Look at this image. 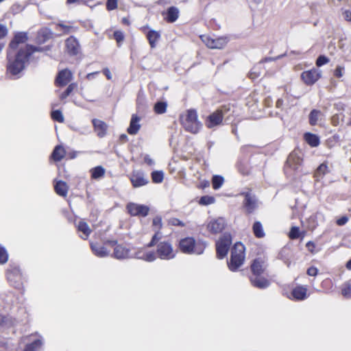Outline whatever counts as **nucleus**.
<instances>
[{
    "mask_svg": "<svg viewBox=\"0 0 351 351\" xmlns=\"http://www.w3.org/2000/svg\"><path fill=\"white\" fill-rule=\"evenodd\" d=\"M29 59L24 47H21L16 52L8 51L7 72L15 78H19V74L25 69Z\"/></svg>",
    "mask_w": 351,
    "mask_h": 351,
    "instance_id": "obj_1",
    "label": "nucleus"
},
{
    "mask_svg": "<svg viewBox=\"0 0 351 351\" xmlns=\"http://www.w3.org/2000/svg\"><path fill=\"white\" fill-rule=\"evenodd\" d=\"M162 233L156 231L151 241L147 244V247L156 246V254L158 258L165 261L173 259L176 256L177 251L174 250L170 240H164Z\"/></svg>",
    "mask_w": 351,
    "mask_h": 351,
    "instance_id": "obj_2",
    "label": "nucleus"
},
{
    "mask_svg": "<svg viewBox=\"0 0 351 351\" xmlns=\"http://www.w3.org/2000/svg\"><path fill=\"white\" fill-rule=\"evenodd\" d=\"M180 123L186 132L197 134L202 128V123L198 121L197 111L190 109L186 111L185 116H180Z\"/></svg>",
    "mask_w": 351,
    "mask_h": 351,
    "instance_id": "obj_3",
    "label": "nucleus"
},
{
    "mask_svg": "<svg viewBox=\"0 0 351 351\" xmlns=\"http://www.w3.org/2000/svg\"><path fill=\"white\" fill-rule=\"evenodd\" d=\"M205 248V244L196 243L195 239L191 237L181 239L179 241V249L186 254L200 255L204 253Z\"/></svg>",
    "mask_w": 351,
    "mask_h": 351,
    "instance_id": "obj_4",
    "label": "nucleus"
},
{
    "mask_svg": "<svg viewBox=\"0 0 351 351\" xmlns=\"http://www.w3.org/2000/svg\"><path fill=\"white\" fill-rule=\"evenodd\" d=\"M6 277L11 286L19 290L23 289V274L19 265L10 264L6 270Z\"/></svg>",
    "mask_w": 351,
    "mask_h": 351,
    "instance_id": "obj_5",
    "label": "nucleus"
},
{
    "mask_svg": "<svg viewBox=\"0 0 351 351\" xmlns=\"http://www.w3.org/2000/svg\"><path fill=\"white\" fill-rule=\"evenodd\" d=\"M232 244V236L230 233L225 232L218 241H216V255L219 259L224 258L230 250Z\"/></svg>",
    "mask_w": 351,
    "mask_h": 351,
    "instance_id": "obj_6",
    "label": "nucleus"
},
{
    "mask_svg": "<svg viewBox=\"0 0 351 351\" xmlns=\"http://www.w3.org/2000/svg\"><path fill=\"white\" fill-rule=\"evenodd\" d=\"M303 154L299 149L293 150L288 156L287 166L292 169L295 173H302Z\"/></svg>",
    "mask_w": 351,
    "mask_h": 351,
    "instance_id": "obj_7",
    "label": "nucleus"
},
{
    "mask_svg": "<svg viewBox=\"0 0 351 351\" xmlns=\"http://www.w3.org/2000/svg\"><path fill=\"white\" fill-rule=\"evenodd\" d=\"M226 110V106H222L221 108L210 114L205 121L206 126L209 129H213L220 125L222 123Z\"/></svg>",
    "mask_w": 351,
    "mask_h": 351,
    "instance_id": "obj_8",
    "label": "nucleus"
},
{
    "mask_svg": "<svg viewBox=\"0 0 351 351\" xmlns=\"http://www.w3.org/2000/svg\"><path fill=\"white\" fill-rule=\"evenodd\" d=\"M244 196L243 202V207L245 208L247 214H251L258 208V199L251 191L243 192L241 194Z\"/></svg>",
    "mask_w": 351,
    "mask_h": 351,
    "instance_id": "obj_9",
    "label": "nucleus"
},
{
    "mask_svg": "<svg viewBox=\"0 0 351 351\" xmlns=\"http://www.w3.org/2000/svg\"><path fill=\"white\" fill-rule=\"evenodd\" d=\"M128 213L131 216L146 217L149 214V208L144 204L130 202L126 206Z\"/></svg>",
    "mask_w": 351,
    "mask_h": 351,
    "instance_id": "obj_10",
    "label": "nucleus"
},
{
    "mask_svg": "<svg viewBox=\"0 0 351 351\" xmlns=\"http://www.w3.org/2000/svg\"><path fill=\"white\" fill-rule=\"evenodd\" d=\"M65 51L69 56H75L80 53L81 47L78 40L71 36L65 40Z\"/></svg>",
    "mask_w": 351,
    "mask_h": 351,
    "instance_id": "obj_11",
    "label": "nucleus"
},
{
    "mask_svg": "<svg viewBox=\"0 0 351 351\" xmlns=\"http://www.w3.org/2000/svg\"><path fill=\"white\" fill-rule=\"evenodd\" d=\"M321 77L322 71L315 68L308 71H303L301 74L302 81L307 86L314 84Z\"/></svg>",
    "mask_w": 351,
    "mask_h": 351,
    "instance_id": "obj_12",
    "label": "nucleus"
},
{
    "mask_svg": "<svg viewBox=\"0 0 351 351\" xmlns=\"http://www.w3.org/2000/svg\"><path fill=\"white\" fill-rule=\"evenodd\" d=\"M130 180L134 188H139L147 185L149 181L143 171H133Z\"/></svg>",
    "mask_w": 351,
    "mask_h": 351,
    "instance_id": "obj_13",
    "label": "nucleus"
},
{
    "mask_svg": "<svg viewBox=\"0 0 351 351\" xmlns=\"http://www.w3.org/2000/svg\"><path fill=\"white\" fill-rule=\"evenodd\" d=\"M226 219L223 217H218L217 219H212L207 224L208 230L214 234L221 232L226 228Z\"/></svg>",
    "mask_w": 351,
    "mask_h": 351,
    "instance_id": "obj_14",
    "label": "nucleus"
},
{
    "mask_svg": "<svg viewBox=\"0 0 351 351\" xmlns=\"http://www.w3.org/2000/svg\"><path fill=\"white\" fill-rule=\"evenodd\" d=\"M267 267L265 259L261 257L256 258L252 261L250 268L252 274L251 276H261Z\"/></svg>",
    "mask_w": 351,
    "mask_h": 351,
    "instance_id": "obj_15",
    "label": "nucleus"
},
{
    "mask_svg": "<svg viewBox=\"0 0 351 351\" xmlns=\"http://www.w3.org/2000/svg\"><path fill=\"white\" fill-rule=\"evenodd\" d=\"M28 40L27 33L25 32H18L14 35L13 38L9 43V50L14 51L18 50V47L20 44L25 43Z\"/></svg>",
    "mask_w": 351,
    "mask_h": 351,
    "instance_id": "obj_16",
    "label": "nucleus"
},
{
    "mask_svg": "<svg viewBox=\"0 0 351 351\" xmlns=\"http://www.w3.org/2000/svg\"><path fill=\"white\" fill-rule=\"evenodd\" d=\"M73 74L68 69H62L58 72L56 78V84L58 86H64L72 80Z\"/></svg>",
    "mask_w": 351,
    "mask_h": 351,
    "instance_id": "obj_17",
    "label": "nucleus"
},
{
    "mask_svg": "<svg viewBox=\"0 0 351 351\" xmlns=\"http://www.w3.org/2000/svg\"><path fill=\"white\" fill-rule=\"evenodd\" d=\"M202 40L208 47L211 49H221L228 43L226 38L223 37H219L217 38L206 37L205 39H202Z\"/></svg>",
    "mask_w": 351,
    "mask_h": 351,
    "instance_id": "obj_18",
    "label": "nucleus"
},
{
    "mask_svg": "<svg viewBox=\"0 0 351 351\" xmlns=\"http://www.w3.org/2000/svg\"><path fill=\"white\" fill-rule=\"evenodd\" d=\"M244 255H237L236 252H231L230 261L228 265L230 271H237L243 263Z\"/></svg>",
    "mask_w": 351,
    "mask_h": 351,
    "instance_id": "obj_19",
    "label": "nucleus"
},
{
    "mask_svg": "<svg viewBox=\"0 0 351 351\" xmlns=\"http://www.w3.org/2000/svg\"><path fill=\"white\" fill-rule=\"evenodd\" d=\"M250 281L254 287L259 289H265L268 288L271 282L270 281L261 276H250Z\"/></svg>",
    "mask_w": 351,
    "mask_h": 351,
    "instance_id": "obj_20",
    "label": "nucleus"
},
{
    "mask_svg": "<svg viewBox=\"0 0 351 351\" xmlns=\"http://www.w3.org/2000/svg\"><path fill=\"white\" fill-rule=\"evenodd\" d=\"M141 121V117H138L136 114H133L132 115L130 121V125L127 129V132L130 135H135L136 134L140 128H141V124L139 123Z\"/></svg>",
    "mask_w": 351,
    "mask_h": 351,
    "instance_id": "obj_21",
    "label": "nucleus"
},
{
    "mask_svg": "<svg viewBox=\"0 0 351 351\" xmlns=\"http://www.w3.org/2000/svg\"><path fill=\"white\" fill-rule=\"evenodd\" d=\"M92 123L97 135L99 138L105 136L108 129L107 124L104 121L97 119H93Z\"/></svg>",
    "mask_w": 351,
    "mask_h": 351,
    "instance_id": "obj_22",
    "label": "nucleus"
},
{
    "mask_svg": "<svg viewBox=\"0 0 351 351\" xmlns=\"http://www.w3.org/2000/svg\"><path fill=\"white\" fill-rule=\"evenodd\" d=\"M130 250L122 245H118L114 248L112 256L117 259L122 260L130 258Z\"/></svg>",
    "mask_w": 351,
    "mask_h": 351,
    "instance_id": "obj_23",
    "label": "nucleus"
},
{
    "mask_svg": "<svg viewBox=\"0 0 351 351\" xmlns=\"http://www.w3.org/2000/svg\"><path fill=\"white\" fill-rule=\"evenodd\" d=\"M90 249L93 253L97 257L104 258L109 255V251L104 247L97 243H90Z\"/></svg>",
    "mask_w": 351,
    "mask_h": 351,
    "instance_id": "obj_24",
    "label": "nucleus"
},
{
    "mask_svg": "<svg viewBox=\"0 0 351 351\" xmlns=\"http://www.w3.org/2000/svg\"><path fill=\"white\" fill-rule=\"evenodd\" d=\"M179 13L180 12L178 8L171 6L167 8L164 19L167 23H173L178 19Z\"/></svg>",
    "mask_w": 351,
    "mask_h": 351,
    "instance_id": "obj_25",
    "label": "nucleus"
},
{
    "mask_svg": "<svg viewBox=\"0 0 351 351\" xmlns=\"http://www.w3.org/2000/svg\"><path fill=\"white\" fill-rule=\"evenodd\" d=\"M306 288L303 286H298L292 290L291 295L295 300L302 301L306 298Z\"/></svg>",
    "mask_w": 351,
    "mask_h": 351,
    "instance_id": "obj_26",
    "label": "nucleus"
},
{
    "mask_svg": "<svg viewBox=\"0 0 351 351\" xmlns=\"http://www.w3.org/2000/svg\"><path fill=\"white\" fill-rule=\"evenodd\" d=\"M23 47L26 51L27 56H29V58H31L35 52L47 51L51 49V47L49 45L45 47H38L31 44H26L25 46Z\"/></svg>",
    "mask_w": 351,
    "mask_h": 351,
    "instance_id": "obj_27",
    "label": "nucleus"
},
{
    "mask_svg": "<svg viewBox=\"0 0 351 351\" xmlns=\"http://www.w3.org/2000/svg\"><path fill=\"white\" fill-rule=\"evenodd\" d=\"M54 190L58 195L66 197L68 193L69 186L64 181L58 180L54 184Z\"/></svg>",
    "mask_w": 351,
    "mask_h": 351,
    "instance_id": "obj_28",
    "label": "nucleus"
},
{
    "mask_svg": "<svg viewBox=\"0 0 351 351\" xmlns=\"http://www.w3.org/2000/svg\"><path fill=\"white\" fill-rule=\"evenodd\" d=\"M65 154L66 151L62 145H58L54 147L51 154V157L54 161L59 162L64 158Z\"/></svg>",
    "mask_w": 351,
    "mask_h": 351,
    "instance_id": "obj_29",
    "label": "nucleus"
},
{
    "mask_svg": "<svg viewBox=\"0 0 351 351\" xmlns=\"http://www.w3.org/2000/svg\"><path fill=\"white\" fill-rule=\"evenodd\" d=\"M146 37L148 40L151 48L153 49L156 47V43L160 38V34L159 32H157L154 29H150L147 33Z\"/></svg>",
    "mask_w": 351,
    "mask_h": 351,
    "instance_id": "obj_30",
    "label": "nucleus"
},
{
    "mask_svg": "<svg viewBox=\"0 0 351 351\" xmlns=\"http://www.w3.org/2000/svg\"><path fill=\"white\" fill-rule=\"evenodd\" d=\"M304 138L305 141L313 147H317L320 143V140L319 136L317 134L306 132L304 135Z\"/></svg>",
    "mask_w": 351,
    "mask_h": 351,
    "instance_id": "obj_31",
    "label": "nucleus"
},
{
    "mask_svg": "<svg viewBox=\"0 0 351 351\" xmlns=\"http://www.w3.org/2000/svg\"><path fill=\"white\" fill-rule=\"evenodd\" d=\"M239 171L243 176H247L250 173L251 167L247 159H241L237 165Z\"/></svg>",
    "mask_w": 351,
    "mask_h": 351,
    "instance_id": "obj_32",
    "label": "nucleus"
},
{
    "mask_svg": "<svg viewBox=\"0 0 351 351\" xmlns=\"http://www.w3.org/2000/svg\"><path fill=\"white\" fill-rule=\"evenodd\" d=\"M42 346L43 341L40 339H36L26 344L24 351H40Z\"/></svg>",
    "mask_w": 351,
    "mask_h": 351,
    "instance_id": "obj_33",
    "label": "nucleus"
},
{
    "mask_svg": "<svg viewBox=\"0 0 351 351\" xmlns=\"http://www.w3.org/2000/svg\"><path fill=\"white\" fill-rule=\"evenodd\" d=\"M136 258L138 259H142L143 261H145L147 262H154L158 258L156 252H148L143 253L142 255L141 254V252L136 253Z\"/></svg>",
    "mask_w": 351,
    "mask_h": 351,
    "instance_id": "obj_34",
    "label": "nucleus"
},
{
    "mask_svg": "<svg viewBox=\"0 0 351 351\" xmlns=\"http://www.w3.org/2000/svg\"><path fill=\"white\" fill-rule=\"evenodd\" d=\"M252 232L255 237L258 239L263 238L265 236L263 225L259 221H256L254 223L252 226Z\"/></svg>",
    "mask_w": 351,
    "mask_h": 351,
    "instance_id": "obj_35",
    "label": "nucleus"
},
{
    "mask_svg": "<svg viewBox=\"0 0 351 351\" xmlns=\"http://www.w3.org/2000/svg\"><path fill=\"white\" fill-rule=\"evenodd\" d=\"M278 258L282 261L288 267H289L291 261L289 248H282L278 254Z\"/></svg>",
    "mask_w": 351,
    "mask_h": 351,
    "instance_id": "obj_36",
    "label": "nucleus"
},
{
    "mask_svg": "<svg viewBox=\"0 0 351 351\" xmlns=\"http://www.w3.org/2000/svg\"><path fill=\"white\" fill-rule=\"evenodd\" d=\"M77 230L78 231L82 232L84 234V237H81L84 240L88 237L91 232V230L88 223L84 221H80L78 223Z\"/></svg>",
    "mask_w": 351,
    "mask_h": 351,
    "instance_id": "obj_37",
    "label": "nucleus"
},
{
    "mask_svg": "<svg viewBox=\"0 0 351 351\" xmlns=\"http://www.w3.org/2000/svg\"><path fill=\"white\" fill-rule=\"evenodd\" d=\"M167 103L164 101H158L154 106V110L156 114H161L166 112Z\"/></svg>",
    "mask_w": 351,
    "mask_h": 351,
    "instance_id": "obj_38",
    "label": "nucleus"
},
{
    "mask_svg": "<svg viewBox=\"0 0 351 351\" xmlns=\"http://www.w3.org/2000/svg\"><path fill=\"white\" fill-rule=\"evenodd\" d=\"M59 29H62V33L64 34H69L71 32H75L77 29V27L71 25H66L62 23H59L56 25V29L58 30Z\"/></svg>",
    "mask_w": 351,
    "mask_h": 351,
    "instance_id": "obj_39",
    "label": "nucleus"
},
{
    "mask_svg": "<svg viewBox=\"0 0 351 351\" xmlns=\"http://www.w3.org/2000/svg\"><path fill=\"white\" fill-rule=\"evenodd\" d=\"M91 177L93 179H98L101 178L105 173V169L101 166H97L93 168L90 171Z\"/></svg>",
    "mask_w": 351,
    "mask_h": 351,
    "instance_id": "obj_40",
    "label": "nucleus"
},
{
    "mask_svg": "<svg viewBox=\"0 0 351 351\" xmlns=\"http://www.w3.org/2000/svg\"><path fill=\"white\" fill-rule=\"evenodd\" d=\"M51 32L49 29H45L38 32V39L40 43H45L51 38Z\"/></svg>",
    "mask_w": 351,
    "mask_h": 351,
    "instance_id": "obj_41",
    "label": "nucleus"
},
{
    "mask_svg": "<svg viewBox=\"0 0 351 351\" xmlns=\"http://www.w3.org/2000/svg\"><path fill=\"white\" fill-rule=\"evenodd\" d=\"M224 182V178L223 176L219 175H215L212 178V185L213 188L215 190L219 189L221 187Z\"/></svg>",
    "mask_w": 351,
    "mask_h": 351,
    "instance_id": "obj_42",
    "label": "nucleus"
},
{
    "mask_svg": "<svg viewBox=\"0 0 351 351\" xmlns=\"http://www.w3.org/2000/svg\"><path fill=\"white\" fill-rule=\"evenodd\" d=\"M152 182L156 184L161 183L164 178V173L162 171H154L151 173Z\"/></svg>",
    "mask_w": 351,
    "mask_h": 351,
    "instance_id": "obj_43",
    "label": "nucleus"
},
{
    "mask_svg": "<svg viewBox=\"0 0 351 351\" xmlns=\"http://www.w3.org/2000/svg\"><path fill=\"white\" fill-rule=\"evenodd\" d=\"M321 112L318 110L313 109L311 111L308 119H309V123L311 125H315L317 123L318 117L320 114Z\"/></svg>",
    "mask_w": 351,
    "mask_h": 351,
    "instance_id": "obj_44",
    "label": "nucleus"
},
{
    "mask_svg": "<svg viewBox=\"0 0 351 351\" xmlns=\"http://www.w3.org/2000/svg\"><path fill=\"white\" fill-rule=\"evenodd\" d=\"M328 172V166L325 163L321 164L316 169L315 176L317 179L324 176Z\"/></svg>",
    "mask_w": 351,
    "mask_h": 351,
    "instance_id": "obj_45",
    "label": "nucleus"
},
{
    "mask_svg": "<svg viewBox=\"0 0 351 351\" xmlns=\"http://www.w3.org/2000/svg\"><path fill=\"white\" fill-rule=\"evenodd\" d=\"M215 201V199L214 197L210 195H204L200 197L199 204L201 205L207 206L213 204Z\"/></svg>",
    "mask_w": 351,
    "mask_h": 351,
    "instance_id": "obj_46",
    "label": "nucleus"
},
{
    "mask_svg": "<svg viewBox=\"0 0 351 351\" xmlns=\"http://www.w3.org/2000/svg\"><path fill=\"white\" fill-rule=\"evenodd\" d=\"M51 117L53 121L59 123H62L64 121L63 114L60 110H53L51 113Z\"/></svg>",
    "mask_w": 351,
    "mask_h": 351,
    "instance_id": "obj_47",
    "label": "nucleus"
},
{
    "mask_svg": "<svg viewBox=\"0 0 351 351\" xmlns=\"http://www.w3.org/2000/svg\"><path fill=\"white\" fill-rule=\"evenodd\" d=\"M245 247L241 242H237L232 247L231 252H236L237 255H244Z\"/></svg>",
    "mask_w": 351,
    "mask_h": 351,
    "instance_id": "obj_48",
    "label": "nucleus"
},
{
    "mask_svg": "<svg viewBox=\"0 0 351 351\" xmlns=\"http://www.w3.org/2000/svg\"><path fill=\"white\" fill-rule=\"evenodd\" d=\"M345 114L342 112L334 114L331 118V123L334 126H337L341 121H343Z\"/></svg>",
    "mask_w": 351,
    "mask_h": 351,
    "instance_id": "obj_49",
    "label": "nucleus"
},
{
    "mask_svg": "<svg viewBox=\"0 0 351 351\" xmlns=\"http://www.w3.org/2000/svg\"><path fill=\"white\" fill-rule=\"evenodd\" d=\"M300 228L297 226H293L291 228L289 237L291 239H296L300 237Z\"/></svg>",
    "mask_w": 351,
    "mask_h": 351,
    "instance_id": "obj_50",
    "label": "nucleus"
},
{
    "mask_svg": "<svg viewBox=\"0 0 351 351\" xmlns=\"http://www.w3.org/2000/svg\"><path fill=\"white\" fill-rule=\"evenodd\" d=\"M8 260V254L3 247H0V264L5 263Z\"/></svg>",
    "mask_w": 351,
    "mask_h": 351,
    "instance_id": "obj_51",
    "label": "nucleus"
},
{
    "mask_svg": "<svg viewBox=\"0 0 351 351\" xmlns=\"http://www.w3.org/2000/svg\"><path fill=\"white\" fill-rule=\"evenodd\" d=\"M329 62V58L324 55H320L316 60V66L320 67Z\"/></svg>",
    "mask_w": 351,
    "mask_h": 351,
    "instance_id": "obj_52",
    "label": "nucleus"
},
{
    "mask_svg": "<svg viewBox=\"0 0 351 351\" xmlns=\"http://www.w3.org/2000/svg\"><path fill=\"white\" fill-rule=\"evenodd\" d=\"M113 38L119 45V43L124 40V34L121 30H116L113 33Z\"/></svg>",
    "mask_w": 351,
    "mask_h": 351,
    "instance_id": "obj_53",
    "label": "nucleus"
},
{
    "mask_svg": "<svg viewBox=\"0 0 351 351\" xmlns=\"http://www.w3.org/2000/svg\"><path fill=\"white\" fill-rule=\"evenodd\" d=\"M152 226L157 228L156 231H160L162 226V217L160 216L155 217L152 221Z\"/></svg>",
    "mask_w": 351,
    "mask_h": 351,
    "instance_id": "obj_54",
    "label": "nucleus"
},
{
    "mask_svg": "<svg viewBox=\"0 0 351 351\" xmlns=\"http://www.w3.org/2000/svg\"><path fill=\"white\" fill-rule=\"evenodd\" d=\"M136 106L138 110L143 109L145 106V98L143 95H141L140 93L136 99Z\"/></svg>",
    "mask_w": 351,
    "mask_h": 351,
    "instance_id": "obj_55",
    "label": "nucleus"
},
{
    "mask_svg": "<svg viewBox=\"0 0 351 351\" xmlns=\"http://www.w3.org/2000/svg\"><path fill=\"white\" fill-rule=\"evenodd\" d=\"M117 8V0H107L106 9L109 11L113 10Z\"/></svg>",
    "mask_w": 351,
    "mask_h": 351,
    "instance_id": "obj_56",
    "label": "nucleus"
},
{
    "mask_svg": "<svg viewBox=\"0 0 351 351\" xmlns=\"http://www.w3.org/2000/svg\"><path fill=\"white\" fill-rule=\"evenodd\" d=\"M343 71H344V67L342 66H340V65H338L335 71H334V75L336 77H338V78H340L343 76Z\"/></svg>",
    "mask_w": 351,
    "mask_h": 351,
    "instance_id": "obj_57",
    "label": "nucleus"
},
{
    "mask_svg": "<svg viewBox=\"0 0 351 351\" xmlns=\"http://www.w3.org/2000/svg\"><path fill=\"white\" fill-rule=\"evenodd\" d=\"M306 274L310 276L315 277L318 274V269L314 266H311L307 269Z\"/></svg>",
    "mask_w": 351,
    "mask_h": 351,
    "instance_id": "obj_58",
    "label": "nucleus"
},
{
    "mask_svg": "<svg viewBox=\"0 0 351 351\" xmlns=\"http://www.w3.org/2000/svg\"><path fill=\"white\" fill-rule=\"evenodd\" d=\"M144 162L150 167H153L155 165V161L151 158L149 154H145L144 156Z\"/></svg>",
    "mask_w": 351,
    "mask_h": 351,
    "instance_id": "obj_59",
    "label": "nucleus"
},
{
    "mask_svg": "<svg viewBox=\"0 0 351 351\" xmlns=\"http://www.w3.org/2000/svg\"><path fill=\"white\" fill-rule=\"evenodd\" d=\"M341 293L344 297H351V287L350 285L344 287L341 290Z\"/></svg>",
    "mask_w": 351,
    "mask_h": 351,
    "instance_id": "obj_60",
    "label": "nucleus"
},
{
    "mask_svg": "<svg viewBox=\"0 0 351 351\" xmlns=\"http://www.w3.org/2000/svg\"><path fill=\"white\" fill-rule=\"evenodd\" d=\"M171 223L173 226H180V227H184L185 226V224L183 221H180L179 219H177V218L171 219Z\"/></svg>",
    "mask_w": 351,
    "mask_h": 351,
    "instance_id": "obj_61",
    "label": "nucleus"
},
{
    "mask_svg": "<svg viewBox=\"0 0 351 351\" xmlns=\"http://www.w3.org/2000/svg\"><path fill=\"white\" fill-rule=\"evenodd\" d=\"M8 34V29L5 25L0 24V39L4 38Z\"/></svg>",
    "mask_w": 351,
    "mask_h": 351,
    "instance_id": "obj_62",
    "label": "nucleus"
},
{
    "mask_svg": "<svg viewBox=\"0 0 351 351\" xmlns=\"http://www.w3.org/2000/svg\"><path fill=\"white\" fill-rule=\"evenodd\" d=\"M348 221V217L347 216H342L340 218H339L336 223L338 226H343L345 225Z\"/></svg>",
    "mask_w": 351,
    "mask_h": 351,
    "instance_id": "obj_63",
    "label": "nucleus"
},
{
    "mask_svg": "<svg viewBox=\"0 0 351 351\" xmlns=\"http://www.w3.org/2000/svg\"><path fill=\"white\" fill-rule=\"evenodd\" d=\"M7 345L6 339L0 337V351H5L7 349Z\"/></svg>",
    "mask_w": 351,
    "mask_h": 351,
    "instance_id": "obj_64",
    "label": "nucleus"
}]
</instances>
